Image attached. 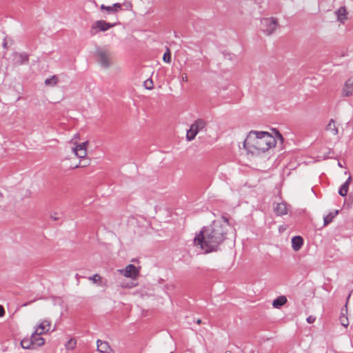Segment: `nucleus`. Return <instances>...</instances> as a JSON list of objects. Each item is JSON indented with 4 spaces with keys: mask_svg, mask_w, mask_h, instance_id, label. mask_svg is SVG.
<instances>
[{
    "mask_svg": "<svg viewBox=\"0 0 353 353\" xmlns=\"http://www.w3.org/2000/svg\"><path fill=\"white\" fill-rule=\"evenodd\" d=\"M232 233L228 219L222 216L201 228L194 239V245L205 254L216 252Z\"/></svg>",
    "mask_w": 353,
    "mask_h": 353,
    "instance_id": "f257e3e1",
    "label": "nucleus"
},
{
    "mask_svg": "<svg viewBox=\"0 0 353 353\" xmlns=\"http://www.w3.org/2000/svg\"><path fill=\"white\" fill-rule=\"evenodd\" d=\"M275 138L265 131L251 130L243 141V148L248 154L259 156L275 147Z\"/></svg>",
    "mask_w": 353,
    "mask_h": 353,
    "instance_id": "f03ea898",
    "label": "nucleus"
},
{
    "mask_svg": "<svg viewBox=\"0 0 353 353\" xmlns=\"http://www.w3.org/2000/svg\"><path fill=\"white\" fill-rule=\"evenodd\" d=\"M117 272L132 281L130 282H123L121 284V288H132L136 287L138 283L135 282L140 274V268H137L132 264H129L125 268L117 270Z\"/></svg>",
    "mask_w": 353,
    "mask_h": 353,
    "instance_id": "7ed1b4c3",
    "label": "nucleus"
},
{
    "mask_svg": "<svg viewBox=\"0 0 353 353\" xmlns=\"http://www.w3.org/2000/svg\"><path fill=\"white\" fill-rule=\"evenodd\" d=\"M79 136L76 135L73 137L68 143L70 145L72 152L79 159H85L88 154V148L89 141H85L82 143H79Z\"/></svg>",
    "mask_w": 353,
    "mask_h": 353,
    "instance_id": "20e7f679",
    "label": "nucleus"
},
{
    "mask_svg": "<svg viewBox=\"0 0 353 353\" xmlns=\"http://www.w3.org/2000/svg\"><path fill=\"white\" fill-rule=\"evenodd\" d=\"M95 56L101 68L108 69L112 65V54L110 50L102 47L97 48Z\"/></svg>",
    "mask_w": 353,
    "mask_h": 353,
    "instance_id": "39448f33",
    "label": "nucleus"
},
{
    "mask_svg": "<svg viewBox=\"0 0 353 353\" xmlns=\"http://www.w3.org/2000/svg\"><path fill=\"white\" fill-rule=\"evenodd\" d=\"M279 27V21L276 18L265 17L261 19L260 30L266 36H270L275 32Z\"/></svg>",
    "mask_w": 353,
    "mask_h": 353,
    "instance_id": "423d86ee",
    "label": "nucleus"
},
{
    "mask_svg": "<svg viewBox=\"0 0 353 353\" xmlns=\"http://www.w3.org/2000/svg\"><path fill=\"white\" fill-rule=\"evenodd\" d=\"M206 126V122L203 119H196L191 125L190 129L188 130L186 134V139L190 141L194 139L196 134L202 131Z\"/></svg>",
    "mask_w": 353,
    "mask_h": 353,
    "instance_id": "0eeeda50",
    "label": "nucleus"
},
{
    "mask_svg": "<svg viewBox=\"0 0 353 353\" xmlns=\"http://www.w3.org/2000/svg\"><path fill=\"white\" fill-rule=\"evenodd\" d=\"M116 26V23L106 22L104 20L94 21L90 26V34L94 36L99 32H105Z\"/></svg>",
    "mask_w": 353,
    "mask_h": 353,
    "instance_id": "6e6552de",
    "label": "nucleus"
},
{
    "mask_svg": "<svg viewBox=\"0 0 353 353\" xmlns=\"http://www.w3.org/2000/svg\"><path fill=\"white\" fill-rule=\"evenodd\" d=\"M12 63L14 65L26 64L29 61V56L25 52H14L12 54Z\"/></svg>",
    "mask_w": 353,
    "mask_h": 353,
    "instance_id": "1a4fd4ad",
    "label": "nucleus"
},
{
    "mask_svg": "<svg viewBox=\"0 0 353 353\" xmlns=\"http://www.w3.org/2000/svg\"><path fill=\"white\" fill-rule=\"evenodd\" d=\"M353 95V76L349 77L344 83L341 89L343 97H350Z\"/></svg>",
    "mask_w": 353,
    "mask_h": 353,
    "instance_id": "9d476101",
    "label": "nucleus"
},
{
    "mask_svg": "<svg viewBox=\"0 0 353 353\" xmlns=\"http://www.w3.org/2000/svg\"><path fill=\"white\" fill-rule=\"evenodd\" d=\"M290 209V206L285 202L282 201L276 204L274 207V212L277 216H284L288 214Z\"/></svg>",
    "mask_w": 353,
    "mask_h": 353,
    "instance_id": "9b49d317",
    "label": "nucleus"
},
{
    "mask_svg": "<svg viewBox=\"0 0 353 353\" xmlns=\"http://www.w3.org/2000/svg\"><path fill=\"white\" fill-rule=\"evenodd\" d=\"M50 321L43 320L36 327L34 332H36V334H44L50 330Z\"/></svg>",
    "mask_w": 353,
    "mask_h": 353,
    "instance_id": "f8f14e48",
    "label": "nucleus"
},
{
    "mask_svg": "<svg viewBox=\"0 0 353 353\" xmlns=\"http://www.w3.org/2000/svg\"><path fill=\"white\" fill-rule=\"evenodd\" d=\"M121 9V4L119 3H114L112 6H106L103 4L101 5L100 10L105 12L107 14H116Z\"/></svg>",
    "mask_w": 353,
    "mask_h": 353,
    "instance_id": "ddd939ff",
    "label": "nucleus"
},
{
    "mask_svg": "<svg viewBox=\"0 0 353 353\" xmlns=\"http://www.w3.org/2000/svg\"><path fill=\"white\" fill-rule=\"evenodd\" d=\"M347 14L348 12L345 6H342L335 11L337 21L343 24L347 20Z\"/></svg>",
    "mask_w": 353,
    "mask_h": 353,
    "instance_id": "4468645a",
    "label": "nucleus"
},
{
    "mask_svg": "<svg viewBox=\"0 0 353 353\" xmlns=\"http://www.w3.org/2000/svg\"><path fill=\"white\" fill-rule=\"evenodd\" d=\"M41 334H36V332H34L31 336V339L32 342L33 347H40L44 345L45 340L43 337H41Z\"/></svg>",
    "mask_w": 353,
    "mask_h": 353,
    "instance_id": "2eb2a0df",
    "label": "nucleus"
},
{
    "mask_svg": "<svg viewBox=\"0 0 353 353\" xmlns=\"http://www.w3.org/2000/svg\"><path fill=\"white\" fill-rule=\"evenodd\" d=\"M303 245V239L300 236H294L292 239V247L296 252L299 251Z\"/></svg>",
    "mask_w": 353,
    "mask_h": 353,
    "instance_id": "dca6fc26",
    "label": "nucleus"
},
{
    "mask_svg": "<svg viewBox=\"0 0 353 353\" xmlns=\"http://www.w3.org/2000/svg\"><path fill=\"white\" fill-rule=\"evenodd\" d=\"M97 350L101 353H108L111 348L108 343L101 340H97Z\"/></svg>",
    "mask_w": 353,
    "mask_h": 353,
    "instance_id": "f3484780",
    "label": "nucleus"
},
{
    "mask_svg": "<svg viewBox=\"0 0 353 353\" xmlns=\"http://www.w3.org/2000/svg\"><path fill=\"white\" fill-rule=\"evenodd\" d=\"M287 303V298L285 296H279L272 302L274 308H279Z\"/></svg>",
    "mask_w": 353,
    "mask_h": 353,
    "instance_id": "a211bd4d",
    "label": "nucleus"
},
{
    "mask_svg": "<svg viewBox=\"0 0 353 353\" xmlns=\"http://www.w3.org/2000/svg\"><path fill=\"white\" fill-rule=\"evenodd\" d=\"M351 183V176H349L347 181L341 185L339 190V194L344 196L347 194L349 189L350 184Z\"/></svg>",
    "mask_w": 353,
    "mask_h": 353,
    "instance_id": "6ab92c4d",
    "label": "nucleus"
},
{
    "mask_svg": "<svg viewBox=\"0 0 353 353\" xmlns=\"http://www.w3.org/2000/svg\"><path fill=\"white\" fill-rule=\"evenodd\" d=\"M327 130L330 131L332 134L336 135L339 132L338 128L334 119H330L327 125Z\"/></svg>",
    "mask_w": 353,
    "mask_h": 353,
    "instance_id": "aec40b11",
    "label": "nucleus"
},
{
    "mask_svg": "<svg viewBox=\"0 0 353 353\" xmlns=\"http://www.w3.org/2000/svg\"><path fill=\"white\" fill-rule=\"evenodd\" d=\"M59 82V78L56 75H53L50 78L45 80V85L46 86L54 87Z\"/></svg>",
    "mask_w": 353,
    "mask_h": 353,
    "instance_id": "412c9836",
    "label": "nucleus"
},
{
    "mask_svg": "<svg viewBox=\"0 0 353 353\" xmlns=\"http://www.w3.org/2000/svg\"><path fill=\"white\" fill-rule=\"evenodd\" d=\"M21 345L23 349L34 348L31 337L30 339L26 338L21 340Z\"/></svg>",
    "mask_w": 353,
    "mask_h": 353,
    "instance_id": "4be33fe9",
    "label": "nucleus"
},
{
    "mask_svg": "<svg viewBox=\"0 0 353 353\" xmlns=\"http://www.w3.org/2000/svg\"><path fill=\"white\" fill-rule=\"evenodd\" d=\"M339 210L330 212L324 217V225H326L332 221V219L338 214Z\"/></svg>",
    "mask_w": 353,
    "mask_h": 353,
    "instance_id": "5701e85b",
    "label": "nucleus"
},
{
    "mask_svg": "<svg viewBox=\"0 0 353 353\" xmlns=\"http://www.w3.org/2000/svg\"><path fill=\"white\" fill-rule=\"evenodd\" d=\"M77 345V340L75 339H70L65 345V348L68 350H72Z\"/></svg>",
    "mask_w": 353,
    "mask_h": 353,
    "instance_id": "b1692460",
    "label": "nucleus"
},
{
    "mask_svg": "<svg viewBox=\"0 0 353 353\" xmlns=\"http://www.w3.org/2000/svg\"><path fill=\"white\" fill-rule=\"evenodd\" d=\"M88 280L91 281L93 283L101 285L102 277L99 274H95L92 276L88 277Z\"/></svg>",
    "mask_w": 353,
    "mask_h": 353,
    "instance_id": "393cba45",
    "label": "nucleus"
},
{
    "mask_svg": "<svg viewBox=\"0 0 353 353\" xmlns=\"http://www.w3.org/2000/svg\"><path fill=\"white\" fill-rule=\"evenodd\" d=\"M50 218L51 220L54 221H57L60 219L61 216L60 214L57 212H52L50 214Z\"/></svg>",
    "mask_w": 353,
    "mask_h": 353,
    "instance_id": "a878e982",
    "label": "nucleus"
},
{
    "mask_svg": "<svg viewBox=\"0 0 353 353\" xmlns=\"http://www.w3.org/2000/svg\"><path fill=\"white\" fill-rule=\"evenodd\" d=\"M163 59L166 63H170L171 61V54L169 49H167L166 52L163 54Z\"/></svg>",
    "mask_w": 353,
    "mask_h": 353,
    "instance_id": "bb28decb",
    "label": "nucleus"
},
{
    "mask_svg": "<svg viewBox=\"0 0 353 353\" xmlns=\"http://www.w3.org/2000/svg\"><path fill=\"white\" fill-rule=\"evenodd\" d=\"M144 87L148 90H152L153 88V81L152 79H148L143 83Z\"/></svg>",
    "mask_w": 353,
    "mask_h": 353,
    "instance_id": "cd10ccee",
    "label": "nucleus"
},
{
    "mask_svg": "<svg viewBox=\"0 0 353 353\" xmlns=\"http://www.w3.org/2000/svg\"><path fill=\"white\" fill-rule=\"evenodd\" d=\"M340 322H341V324L347 327L348 324H349V321H348V319L346 316L345 315H342L341 317H340Z\"/></svg>",
    "mask_w": 353,
    "mask_h": 353,
    "instance_id": "c85d7f7f",
    "label": "nucleus"
},
{
    "mask_svg": "<svg viewBox=\"0 0 353 353\" xmlns=\"http://www.w3.org/2000/svg\"><path fill=\"white\" fill-rule=\"evenodd\" d=\"M316 320V318L313 316H309L307 318V322L308 323H313Z\"/></svg>",
    "mask_w": 353,
    "mask_h": 353,
    "instance_id": "c756f323",
    "label": "nucleus"
},
{
    "mask_svg": "<svg viewBox=\"0 0 353 353\" xmlns=\"http://www.w3.org/2000/svg\"><path fill=\"white\" fill-rule=\"evenodd\" d=\"M5 314V310L2 305H0V317L3 316Z\"/></svg>",
    "mask_w": 353,
    "mask_h": 353,
    "instance_id": "7c9ffc66",
    "label": "nucleus"
},
{
    "mask_svg": "<svg viewBox=\"0 0 353 353\" xmlns=\"http://www.w3.org/2000/svg\"><path fill=\"white\" fill-rule=\"evenodd\" d=\"M182 81L184 82H187L188 81V75L187 74L184 73L182 74Z\"/></svg>",
    "mask_w": 353,
    "mask_h": 353,
    "instance_id": "2f4dec72",
    "label": "nucleus"
},
{
    "mask_svg": "<svg viewBox=\"0 0 353 353\" xmlns=\"http://www.w3.org/2000/svg\"><path fill=\"white\" fill-rule=\"evenodd\" d=\"M3 47L4 48H8V44H7V41H6V39H4V41H3Z\"/></svg>",
    "mask_w": 353,
    "mask_h": 353,
    "instance_id": "473e14b6",
    "label": "nucleus"
},
{
    "mask_svg": "<svg viewBox=\"0 0 353 353\" xmlns=\"http://www.w3.org/2000/svg\"><path fill=\"white\" fill-rule=\"evenodd\" d=\"M88 164H85V165H81V167H85ZM79 167H81V165L79 164H77L75 165L73 168H79Z\"/></svg>",
    "mask_w": 353,
    "mask_h": 353,
    "instance_id": "72a5a7b5",
    "label": "nucleus"
},
{
    "mask_svg": "<svg viewBox=\"0 0 353 353\" xmlns=\"http://www.w3.org/2000/svg\"><path fill=\"white\" fill-rule=\"evenodd\" d=\"M196 323H197L198 324H200V323H201V319H198V320H197V321H196Z\"/></svg>",
    "mask_w": 353,
    "mask_h": 353,
    "instance_id": "f704fd0d",
    "label": "nucleus"
},
{
    "mask_svg": "<svg viewBox=\"0 0 353 353\" xmlns=\"http://www.w3.org/2000/svg\"><path fill=\"white\" fill-rule=\"evenodd\" d=\"M170 353H173V352H170Z\"/></svg>",
    "mask_w": 353,
    "mask_h": 353,
    "instance_id": "c9c22d12",
    "label": "nucleus"
}]
</instances>
